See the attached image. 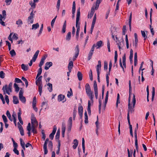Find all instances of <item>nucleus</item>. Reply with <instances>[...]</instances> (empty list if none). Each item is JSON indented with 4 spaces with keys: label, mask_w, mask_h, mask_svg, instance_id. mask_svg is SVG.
I'll return each mask as SVG.
<instances>
[{
    "label": "nucleus",
    "mask_w": 157,
    "mask_h": 157,
    "mask_svg": "<svg viewBox=\"0 0 157 157\" xmlns=\"http://www.w3.org/2000/svg\"><path fill=\"white\" fill-rule=\"evenodd\" d=\"M85 88L86 93L87 95L89 97L90 99H91V101H93V98L94 96L92 95V93L91 91V88L89 84L88 83H86L85 85Z\"/></svg>",
    "instance_id": "f257e3e1"
},
{
    "label": "nucleus",
    "mask_w": 157,
    "mask_h": 157,
    "mask_svg": "<svg viewBox=\"0 0 157 157\" xmlns=\"http://www.w3.org/2000/svg\"><path fill=\"white\" fill-rule=\"evenodd\" d=\"M24 91L22 88H20V90L19 92V98L20 100L23 103H25L26 102V98L23 96Z\"/></svg>",
    "instance_id": "f03ea898"
},
{
    "label": "nucleus",
    "mask_w": 157,
    "mask_h": 157,
    "mask_svg": "<svg viewBox=\"0 0 157 157\" xmlns=\"http://www.w3.org/2000/svg\"><path fill=\"white\" fill-rule=\"evenodd\" d=\"M98 64L96 66V71L97 74V79H100V70H101V62L100 60L98 61Z\"/></svg>",
    "instance_id": "7ed1b4c3"
},
{
    "label": "nucleus",
    "mask_w": 157,
    "mask_h": 157,
    "mask_svg": "<svg viewBox=\"0 0 157 157\" xmlns=\"http://www.w3.org/2000/svg\"><path fill=\"white\" fill-rule=\"evenodd\" d=\"M72 117H69V120L67 121V125H68V128H67V131L69 132L71 130V128L72 126Z\"/></svg>",
    "instance_id": "20e7f679"
},
{
    "label": "nucleus",
    "mask_w": 157,
    "mask_h": 157,
    "mask_svg": "<svg viewBox=\"0 0 157 157\" xmlns=\"http://www.w3.org/2000/svg\"><path fill=\"white\" fill-rule=\"evenodd\" d=\"M33 10L32 12L30 14V16L29 17L28 19V21L29 22L30 21V23H33V18L34 17L35 14L33 13Z\"/></svg>",
    "instance_id": "39448f33"
},
{
    "label": "nucleus",
    "mask_w": 157,
    "mask_h": 157,
    "mask_svg": "<svg viewBox=\"0 0 157 157\" xmlns=\"http://www.w3.org/2000/svg\"><path fill=\"white\" fill-rule=\"evenodd\" d=\"M2 90L3 92V94H6V90H8L10 92H12V87L8 88V85H5L4 86L2 89Z\"/></svg>",
    "instance_id": "423d86ee"
},
{
    "label": "nucleus",
    "mask_w": 157,
    "mask_h": 157,
    "mask_svg": "<svg viewBox=\"0 0 157 157\" xmlns=\"http://www.w3.org/2000/svg\"><path fill=\"white\" fill-rule=\"evenodd\" d=\"M65 98V96L62 94H59L58 97V101L59 102L62 101L63 102H64L66 101V100H64Z\"/></svg>",
    "instance_id": "0eeeda50"
},
{
    "label": "nucleus",
    "mask_w": 157,
    "mask_h": 157,
    "mask_svg": "<svg viewBox=\"0 0 157 157\" xmlns=\"http://www.w3.org/2000/svg\"><path fill=\"white\" fill-rule=\"evenodd\" d=\"M53 63L51 62H47L45 64L44 66V69L46 70H48L51 66H52Z\"/></svg>",
    "instance_id": "6e6552de"
},
{
    "label": "nucleus",
    "mask_w": 157,
    "mask_h": 157,
    "mask_svg": "<svg viewBox=\"0 0 157 157\" xmlns=\"http://www.w3.org/2000/svg\"><path fill=\"white\" fill-rule=\"evenodd\" d=\"M75 57H77L78 56L79 52V48L78 45H76V47L75 48Z\"/></svg>",
    "instance_id": "1a4fd4ad"
},
{
    "label": "nucleus",
    "mask_w": 157,
    "mask_h": 157,
    "mask_svg": "<svg viewBox=\"0 0 157 157\" xmlns=\"http://www.w3.org/2000/svg\"><path fill=\"white\" fill-rule=\"evenodd\" d=\"M39 52V51L38 50L34 54V55L32 59H31V60H32L33 62H34L36 61L37 57Z\"/></svg>",
    "instance_id": "9d476101"
},
{
    "label": "nucleus",
    "mask_w": 157,
    "mask_h": 157,
    "mask_svg": "<svg viewBox=\"0 0 157 157\" xmlns=\"http://www.w3.org/2000/svg\"><path fill=\"white\" fill-rule=\"evenodd\" d=\"M47 56H44L43 57H42L41 60L40 62V63L39 64V67H41L44 64V60L46 59Z\"/></svg>",
    "instance_id": "9b49d317"
},
{
    "label": "nucleus",
    "mask_w": 157,
    "mask_h": 157,
    "mask_svg": "<svg viewBox=\"0 0 157 157\" xmlns=\"http://www.w3.org/2000/svg\"><path fill=\"white\" fill-rule=\"evenodd\" d=\"M79 21H76V27L77 28V30L76 33H79L80 30V23H78Z\"/></svg>",
    "instance_id": "f8f14e48"
},
{
    "label": "nucleus",
    "mask_w": 157,
    "mask_h": 157,
    "mask_svg": "<svg viewBox=\"0 0 157 157\" xmlns=\"http://www.w3.org/2000/svg\"><path fill=\"white\" fill-rule=\"evenodd\" d=\"M132 12L130 13V16L129 17L128 20V25L129 26V30L130 31L131 30V22H132Z\"/></svg>",
    "instance_id": "ddd939ff"
},
{
    "label": "nucleus",
    "mask_w": 157,
    "mask_h": 157,
    "mask_svg": "<svg viewBox=\"0 0 157 157\" xmlns=\"http://www.w3.org/2000/svg\"><path fill=\"white\" fill-rule=\"evenodd\" d=\"M80 7H79L77 9L76 15V21H79L80 14Z\"/></svg>",
    "instance_id": "4468645a"
},
{
    "label": "nucleus",
    "mask_w": 157,
    "mask_h": 157,
    "mask_svg": "<svg viewBox=\"0 0 157 157\" xmlns=\"http://www.w3.org/2000/svg\"><path fill=\"white\" fill-rule=\"evenodd\" d=\"M31 123L32 126L36 125V126H37L38 125V123L36 120V118L33 119H31Z\"/></svg>",
    "instance_id": "2eb2a0df"
},
{
    "label": "nucleus",
    "mask_w": 157,
    "mask_h": 157,
    "mask_svg": "<svg viewBox=\"0 0 157 157\" xmlns=\"http://www.w3.org/2000/svg\"><path fill=\"white\" fill-rule=\"evenodd\" d=\"M13 104H16L19 103L18 99L17 97L13 96Z\"/></svg>",
    "instance_id": "dca6fc26"
},
{
    "label": "nucleus",
    "mask_w": 157,
    "mask_h": 157,
    "mask_svg": "<svg viewBox=\"0 0 157 157\" xmlns=\"http://www.w3.org/2000/svg\"><path fill=\"white\" fill-rule=\"evenodd\" d=\"M122 63L124 67L126 68V55L124 54L122 57Z\"/></svg>",
    "instance_id": "f3484780"
},
{
    "label": "nucleus",
    "mask_w": 157,
    "mask_h": 157,
    "mask_svg": "<svg viewBox=\"0 0 157 157\" xmlns=\"http://www.w3.org/2000/svg\"><path fill=\"white\" fill-rule=\"evenodd\" d=\"M36 96L33 97L32 102V106L33 108H36Z\"/></svg>",
    "instance_id": "a211bd4d"
},
{
    "label": "nucleus",
    "mask_w": 157,
    "mask_h": 157,
    "mask_svg": "<svg viewBox=\"0 0 157 157\" xmlns=\"http://www.w3.org/2000/svg\"><path fill=\"white\" fill-rule=\"evenodd\" d=\"M67 26V21L65 20L64 21L62 29V32L63 33H64L66 32V29Z\"/></svg>",
    "instance_id": "6ab92c4d"
},
{
    "label": "nucleus",
    "mask_w": 157,
    "mask_h": 157,
    "mask_svg": "<svg viewBox=\"0 0 157 157\" xmlns=\"http://www.w3.org/2000/svg\"><path fill=\"white\" fill-rule=\"evenodd\" d=\"M42 83L38 84V91L39 92V94L40 96L41 95V93L42 92Z\"/></svg>",
    "instance_id": "aec40b11"
},
{
    "label": "nucleus",
    "mask_w": 157,
    "mask_h": 157,
    "mask_svg": "<svg viewBox=\"0 0 157 157\" xmlns=\"http://www.w3.org/2000/svg\"><path fill=\"white\" fill-rule=\"evenodd\" d=\"M21 67L22 69L24 71H27L29 69V67L28 65H25L24 64H22L21 65Z\"/></svg>",
    "instance_id": "412c9836"
},
{
    "label": "nucleus",
    "mask_w": 157,
    "mask_h": 157,
    "mask_svg": "<svg viewBox=\"0 0 157 157\" xmlns=\"http://www.w3.org/2000/svg\"><path fill=\"white\" fill-rule=\"evenodd\" d=\"M77 75L78 80L80 81L82 80V73L81 72L78 71V72Z\"/></svg>",
    "instance_id": "4be33fe9"
},
{
    "label": "nucleus",
    "mask_w": 157,
    "mask_h": 157,
    "mask_svg": "<svg viewBox=\"0 0 157 157\" xmlns=\"http://www.w3.org/2000/svg\"><path fill=\"white\" fill-rule=\"evenodd\" d=\"M71 33L70 32H69L67 33L65 38V40L66 41H69L71 40Z\"/></svg>",
    "instance_id": "5701e85b"
},
{
    "label": "nucleus",
    "mask_w": 157,
    "mask_h": 157,
    "mask_svg": "<svg viewBox=\"0 0 157 157\" xmlns=\"http://www.w3.org/2000/svg\"><path fill=\"white\" fill-rule=\"evenodd\" d=\"M78 144V142L77 139H75L74 140V145H73V147L74 149H75Z\"/></svg>",
    "instance_id": "b1692460"
},
{
    "label": "nucleus",
    "mask_w": 157,
    "mask_h": 157,
    "mask_svg": "<svg viewBox=\"0 0 157 157\" xmlns=\"http://www.w3.org/2000/svg\"><path fill=\"white\" fill-rule=\"evenodd\" d=\"M42 76H40L37 79H36V85H38V82L39 83V84H40V83H42Z\"/></svg>",
    "instance_id": "393cba45"
},
{
    "label": "nucleus",
    "mask_w": 157,
    "mask_h": 157,
    "mask_svg": "<svg viewBox=\"0 0 157 157\" xmlns=\"http://www.w3.org/2000/svg\"><path fill=\"white\" fill-rule=\"evenodd\" d=\"M37 127L36 126V125H33L31 126V130H32V132L34 134H36L37 133V131L35 129V128Z\"/></svg>",
    "instance_id": "a878e982"
},
{
    "label": "nucleus",
    "mask_w": 157,
    "mask_h": 157,
    "mask_svg": "<svg viewBox=\"0 0 157 157\" xmlns=\"http://www.w3.org/2000/svg\"><path fill=\"white\" fill-rule=\"evenodd\" d=\"M84 115H85L84 122L86 124L88 123V117L87 114V113L86 111L84 113Z\"/></svg>",
    "instance_id": "bb28decb"
},
{
    "label": "nucleus",
    "mask_w": 157,
    "mask_h": 157,
    "mask_svg": "<svg viewBox=\"0 0 157 157\" xmlns=\"http://www.w3.org/2000/svg\"><path fill=\"white\" fill-rule=\"evenodd\" d=\"M13 86L15 88V91H16L17 93L18 92L19 90L20 89L19 87H18V85L16 83H14V84Z\"/></svg>",
    "instance_id": "cd10ccee"
},
{
    "label": "nucleus",
    "mask_w": 157,
    "mask_h": 157,
    "mask_svg": "<svg viewBox=\"0 0 157 157\" xmlns=\"http://www.w3.org/2000/svg\"><path fill=\"white\" fill-rule=\"evenodd\" d=\"M16 24L18 25V27H21L23 24V22L21 19H19L16 21Z\"/></svg>",
    "instance_id": "c85d7f7f"
},
{
    "label": "nucleus",
    "mask_w": 157,
    "mask_h": 157,
    "mask_svg": "<svg viewBox=\"0 0 157 157\" xmlns=\"http://www.w3.org/2000/svg\"><path fill=\"white\" fill-rule=\"evenodd\" d=\"M39 27V25L38 23L33 24L32 26V29H36Z\"/></svg>",
    "instance_id": "c756f323"
},
{
    "label": "nucleus",
    "mask_w": 157,
    "mask_h": 157,
    "mask_svg": "<svg viewBox=\"0 0 157 157\" xmlns=\"http://www.w3.org/2000/svg\"><path fill=\"white\" fill-rule=\"evenodd\" d=\"M83 109H78L79 115L81 119H82V117Z\"/></svg>",
    "instance_id": "7c9ffc66"
},
{
    "label": "nucleus",
    "mask_w": 157,
    "mask_h": 157,
    "mask_svg": "<svg viewBox=\"0 0 157 157\" xmlns=\"http://www.w3.org/2000/svg\"><path fill=\"white\" fill-rule=\"evenodd\" d=\"M49 87H48V89L49 90V92H51L52 91V83H48L47 84Z\"/></svg>",
    "instance_id": "2f4dec72"
},
{
    "label": "nucleus",
    "mask_w": 157,
    "mask_h": 157,
    "mask_svg": "<svg viewBox=\"0 0 157 157\" xmlns=\"http://www.w3.org/2000/svg\"><path fill=\"white\" fill-rule=\"evenodd\" d=\"M134 109H128V113L127 114V119H128V117H129V114L132 113L134 112Z\"/></svg>",
    "instance_id": "473e14b6"
},
{
    "label": "nucleus",
    "mask_w": 157,
    "mask_h": 157,
    "mask_svg": "<svg viewBox=\"0 0 157 157\" xmlns=\"http://www.w3.org/2000/svg\"><path fill=\"white\" fill-rule=\"evenodd\" d=\"M155 88L154 87H152V94L151 97V101H153L154 100L155 95Z\"/></svg>",
    "instance_id": "72a5a7b5"
},
{
    "label": "nucleus",
    "mask_w": 157,
    "mask_h": 157,
    "mask_svg": "<svg viewBox=\"0 0 157 157\" xmlns=\"http://www.w3.org/2000/svg\"><path fill=\"white\" fill-rule=\"evenodd\" d=\"M42 72V69L41 67H40V68H39L38 71V73L37 75L36 79V78H38V77L41 74Z\"/></svg>",
    "instance_id": "f704fd0d"
},
{
    "label": "nucleus",
    "mask_w": 157,
    "mask_h": 157,
    "mask_svg": "<svg viewBox=\"0 0 157 157\" xmlns=\"http://www.w3.org/2000/svg\"><path fill=\"white\" fill-rule=\"evenodd\" d=\"M48 147L49 149H50L51 151H52L53 149V144L52 141H49Z\"/></svg>",
    "instance_id": "c9c22d12"
},
{
    "label": "nucleus",
    "mask_w": 157,
    "mask_h": 157,
    "mask_svg": "<svg viewBox=\"0 0 157 157\" xmlns=\"http://www.w3.org/2000/svg\"><path fill=\"white\" fill-rule=\"evenodd\" d=\"M82 146L83 152L84 153L85 152V140L84 138H82Z\"/></svg>",
    "instance_id": "e433bc0d"
},
{
    "label": "nucleus",
    "mask_w": 157,
    "mask_h": 157,
    "mask_svg": "<svg viewBox=\"0 0 157 157\" xmlns=\"http://www.w3.org/2000/svg\"><path fill=\"white\" fill-rule=\"evenodd\" d=\"M73 61H70L69 62V64L68 65V69H71H71L72 68V67H73Z\"/></svg>",
    "instance_id": "4c0bfd02"
},
{
    "label": "nucleus",
    "mask_w": 157,
    "mask_h": 157,
    "mask_svg": "<svg viewBox=\"0 0 157 157\" xmlns=\"http://www.w3.org/2000/svg\"><path fill=\"white\" fill-rule=\"evenodd\" d=\"M136 103V100L135 98V96L134 94H133V100L132 104V107L133 108L135 107Z\"/></svg>",
    "instance_id": "58836bf2"
},
{
    "label": "nucleus",
    "mask_w": 157,
    "mask_h": 157,
    "mask_svg": "<svg viewBox=\"0 0 157 157\" xmlns=\"http://www.w3.org/2000/svg\"><path fill=\"white\" fill-rule=\"evenodd\" d=\"M6 114L10 121H12L13 119L11 118V115L9 111L7 110L6 112Z\"/></svg>",
    "instance_id": "ea45409f"
},
{
    "label": "nucleus",
    "mask_w": 157,
    "mask_h": 157,
    "mask_svg": "<svg viewBox=\"0 0 157 157\" xmlns=\"http://www.w3.org/2000/svg\"><path fill=\"white\" fill-rule=\"evenodd\" d=\"M60 136V130L59 129H58L57 130L56 135L55 136V139H56L59 140V138Z\"/></svg>",
    "instance_id": "a19ab883"
},
{
    "label": "nucleus",
    "mask_w": 157,
    "mask_h": 157,
    "mask_svg": "<svg viewBox=\"0 0 157 157\" xmlns=\"http://www.w3.org/2000/svg\"><path fill=\"white\" fill-rule=\"evenodd\" d=\"M102 42L101 40H100L97 43V45H96V47L98 46V47L97 48H99L100 47L102 46Z\"/></svg>",
    "instance_id": "79ce46f5"
},
{
    "label": "nucleus",
    "mask_w": 157,
    "mask_h": 157,
    "mask_svg": "<svg viewBox=\"0 0 157 157\" xmlns=\"http://www.w3.org/2000/svg\"><path fill=\"white\" fill-rule=\"evenodd\" d=\"M120 99V95L119 94H117V102L116 104V107H118V103H120V101L119 100Z\"/></svg>",
    "instance_id": "37998d69"
},
{
    "label": "nucleus",
    "mask_w": 157,
    "mask_h": 157,
    "mask_svg": "<svg viewBox=\"0 0 157 157\" xmlns=\"http://www.w3.org/2000/svg\"><path fill=\"white\" fill-rule=\"evenodd\" d=\"M10 53L12 57L16 55V53L14 49H12L10 51Z\"/></svg>",
    "instance_id": "c03bdc74"
},
{
    "label": "nucleus",
    "mask_w": 157,
    "mask_h": 157,
    "mask_svg": "<svg viewBox=\"0 0 157 157\" xmlns=\"http://www.w3.org/2000/svg\"><path fill=\"white\" fill-rule=\"evenodd\" d=\"M94 102L93 101H93H91V99H90V101L88 100V105L87 108H90L91 106V105H92Z\"/></svg>",
    "instance_id": "a18cd8bd"
},
{
    "label": "nucleus",
    "mask_w": 157,
    "mask_h": 157,
    "mask_svg": "<svg viewBox=\"0 0 157 157\" xmlns=\"http://www.w3.org/2000/svg\"><path fill=\"white\" fill-rule=\"evenodd\" d=\"M57 17V16H55V17L52 21L51 22V25L52 28L54 26L55 22V21L56 20Z\"/></svg>",
    "instance_id": "49530a36"
},
{
    "label": "nucleus",
    "mask_w": 157,
    "mask_h": 157,
    "mask_svg": "<svg viewBox=\"0 0 157 157\" xmlns=\"http://www.w3.org/2000/svg\"><path fill=\"white\" fill-rule=\"evenodd\" d=\"M127 120L128 121V123L129 125V128L130 129V130H132V125L130 124V118L129 117H128V119H127Z\"/></svg>",
    "instance_id": "de8ad7c7"
},
{
    "label": "nucleus",
    "mask_w": 157,
    "mask_h": 157,
    "mask_svg": "<svg viewBox=\"0 0 157 157\" xmlns=\"http://www.w3.org/2000/svg\"><path fill=\"white\" fill-rule=\"evenodd\" d=\"M108 69V63L106 61L104 62V70L107 71Z\"/></svg>",
    "instance_id": "09e8293b"
},
{
    "label": "nucleus",
    "mask_w": 157,
    "mask_h": 157,
    "mask_svg": "<svg viewBox=\"0 0 157 157\" xmlns=\"http://www.w3.org/2000/svg\"><path fill=\"white\" fill-rule=\"evenodd\" d=\"M94 90H98L97 85L95 80L94 81Z\"/></svg>",
    "instance_id": "8fccbe9b"
},
{
    "label": "nucleus",
    "mask_w": 157,
    "mask_h": 157,
    "mask_svg": "<svg viewBox=\"0 0 157 157\" xmlns=\"http://www.w3.org/2000/svg\"><path fill=\"white\" fill-rule=\"evenodd\" d=\"M5 77V74L3 71H1L0 72V77L2 78H3Z\"/></svg>",
    "instance_id": "3c124183"
},
{
    "label": "nucleus",
    "mask_w": 157,
    "mask_h": 157,
    "mask_svg": "<svg viewBox=\"0 0 157 157\" xmlns=\"http://www.w3.org/2000/svg\"><path fill=\"white\" fill-rule=\"evenodd\" d=\"M134 133V137L135 138V142H138L137 136V131H136V130H135Z\"/></svg>",
    "instance_id": "603ef678"
},
{
    "label": "nucleus",
    "mask_w": 157,
    "mask_h": 157,
    "mask_svg": "<svg viewBox=\"0 0 157 157\" xmlns=\"http://www.w3.org/2000/svg\"><path fill=\"white\" fill-rule=\"evenodd\" d=\"M141 32L142 36L144 38V40H145L147 37L146 35L145 32L144 31L142 30H141Z\"/></svg>",
    "instance_id": "864d4df0"
},
{
    "label": "nucleus",
    "mask_w": 157,
    "mask_h": 157,
    "mask_svg": "<svg viewBox=\"0 0 157 157\" xmlns=\"http://www.w3.org/2000/svg\"><path fill=\"white\" fill-rule=\"evenodd\" d=\"M2 117L4 123L7 122L8 120L7 118L4 115H2Z\"/></svg>",
    "instance_id": "5fc2aeb1"
},
{
    "label": "nucleus",
    "mask_w": 157,
    "mask_h": 157,
    "mask_svg": "<svg viewBox=\"0 0 157 157\" xmlns=\"http://www.w3.org/2000/svg\"><path fill=\"white\" fill-rule=\"evenodd\" d=\"M56 130L57 128L56 126L55 125L54 126L52 131L51 133L52 134L55 135L56 132Z\"/></svg>",
    "instance_id": "6e6d98bb"
},
{
    "label": "nucleus",
    "mask_w": 157,
    "mask_h": 157,
    "mask_svg": "<svg viewBox=\"0 0 157 157\" xmlns=\"http://www.w3.org/2000/svg\"><path fill=\"white\" fill-rule=\"evenodd\" d=\"M105 90V86L102 85V98H103Z\"/></svg>",
    "instance_id": "4d7b16f0"
},
{
    "label": "nucleus",
    "mask_w": 157,
    "mask_h": 157,
    "mask_svg": "<svg viewBox=\"0 0 157 157\" xmlns=\"http://www.w3.org/2000/svg\"><path fill=\"white\" fill-rule=\"evenodd\" d=\"M15 82L17 83L22 82V81L20 79L18 78H15Z\"/></svg>",
    "instance_id": "13d9d810"
},
{
    "label": "nucleus",
    "mask_w": 157,
    "mask_h": 157,
    "mask_svg": "<svg viewBox=\"0 0 157 157\" xmlns=\"http://www.w3.org/2000/svg\"><path fill=\"white\" fill-rule=\"evenodd\" d=\"M129 95H130L131 92L132 91V87H131V82L130 80H129Z\"/></svg>",
    "instance_id": "bf43d9fd"
},
{
    "label": "nucleus",
    "mask_w": 157,
    "mask_h": 157,
    "mask_svg": "<svg viewBox=\"0 0 157 157\" xmlns=\"http://www.w3.org/2000/svg\"><path fill=\"white\" fill-rule=\"evenodd\" d=\"M60 1L58 0L57 3L56 7L57 8V10L58 11L59 9Z\"/></svg>",
    "instance_id": "052dcab7"
},
{
    "label": "nucleus",
    "mask_w": 157,
    "mask_h": 157,
    "mask_svg": "<svg viewBox=\"0 0 157 157\" xmlns=\"http://www.w3.org/2000/svg\"><path fill=\"white\" fill-rule=\"evenodd\" d=\"M77 113V111L75 109L73 111V119L75 120L76 115Z\"/></svg>",
    "instance_id": "680f3d73"
},
{
    "label": "nucleus",
    "mask_w": 157,
    "mask_h": 157,
    "mask_svg": "<svg viewBox=\"0 0 157 157\" xmlns=\"http://www.w3.org/2000/svg\"><path fill=\"white\" fill-rule=\"evenodd\" d=\"M20 141L21 146L25 145V143L22 140V139L20 138Z\"/></svg>",
    "instance_id": "e2e57ef3"
},
{
    "label": "nucleus",
    "mask_w": 157,
    "mask_h": 157,
    "mask_svg": "<svg viewBox=\"0 0 157 157\" xmlns=\"http://www.w3.org/2000/svg\"><path fill=\"white\" fill-rule=\"evenodd\" d=\"M5 100L7 104H8L9 102V97L8 95H6L5 96Z\"/></svg>",
    "instance_id": "0e129e2a"
},
{
    "label": "nucleus",
    "mask_w": 157,
    "mask_h": 157,
    "mask_svg": "<svg viewBox=\"0 0 157 157\" xmlns=\"http://www.w3.org/2000/svg\"><path fill=\"white\" fill-rule=\"evenodd\" d=\"M43 148L44 150V154L46 155L48 153V152L47 147L44 146Z\"/></svg>",
    "instance_id": "69168bd1"
},
{
    "label": "nucleus",
    "mask_w": 157,
    "mask_h": 157,
    "mask_svg": "<svg viewBox=\"0 0 157 157\" xmlns=\"http://www.w3.org/2000/svg\"><path fill=\"white\" fill-rule=\"evenodd\" d=\"M93 54L89 52L87 58V59L88 60H90L91 59Z\"/></svg>",
    "instance_id": "338daca9"
},
{
    "label": "nucleus",
    "mask_w": 157,
    "mask_h": 157,
    "mask_svg": "<svg viewBox=\"0 0 157 157\" xmlns=\"http://www.w3.org/2000/svg\"><path fill=\"white\" fill-rule=\"evenodd\" d=\"M13 38L17 40L18 39L17 35L16 33H14L13 36Z\"/></svg>",
    "instance_id": "774afa93"
}]
</instances>
